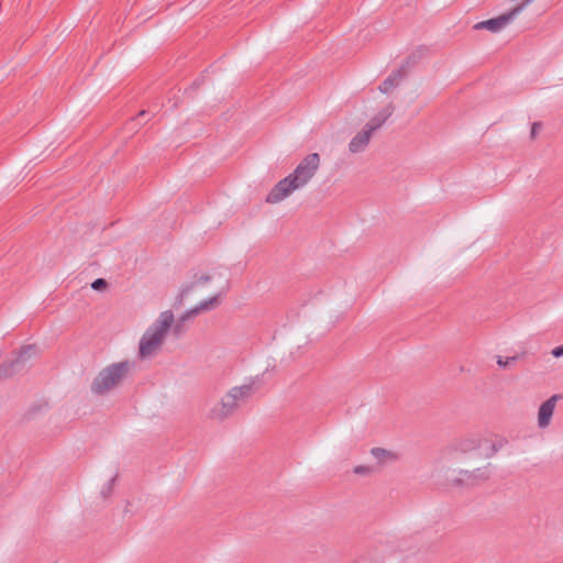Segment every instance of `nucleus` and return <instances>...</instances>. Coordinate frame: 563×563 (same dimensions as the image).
<instances>
[{"instance_id":"nucleus-1","label":"nucleus","mask_w":563,"mask_h":563,"mask_svg":"<svg viewBox=\"0 0 563 563\" xmlns=\"http://www.w3.org/2000/svg\"><path fill=\"white\" fill-rule=\"evenodd\" d=\"M260 377H250L244 384L231 387L218 401L207 410L206 417L214 422H223L233 417L238 410L257 391Z\"/></svg>"},{"instance_id":"nucleus-2","label":"nucleus","mask_w":563,"mask_h":563,"mask_svg":"<svg viewBox=\"0 0 563 563\" xmlns=\"http://www.w3.org/2000/svg\"><path fill=\"white\" fill-rule=\"evenodd\" d=\"M173 323L174 314L170 310L163 311L159 314L158 319L145 331L140 340L139 353L141 358H147L156 354Z\"/></svg>"},{"instance_id":"nucleus-3","label":"nucleus","mask_w":563,"mask_h":563,"mask_svg":"<svg viewBox=\"0 0 563 563\" xmlns=\"http://www.w3.org/2000/svg\"><path fill=\"white\" fill-rule=\"evenodd\" d=\"M131 367L132 364L129 361L108 365L93 378L90 386L91 393L101 396L118 387L128 377Z\"/></svg>"},{"instance_id":"nucleus-4","label":"nucleus","mask_w":563,"mask_h":563,"mask_svg":"<svg viewBox=\"0 0 563 563\" xmlns=\"http://www.w3.org/2000/svg\"><path fill=\"white\" fill-rule=\"evenodd\" d=\"M534 0H523L521 3L517 4L510 11L503 13L496 18L481 21L474 25L475 30H488L493 33H497L509 25L523 10L527 5L532 3Z\"/></svg>"},{"instance_id":"nucleus-5","label":"nucleus","mask_w":563,"mask_h":563,"mask_svg":"<svg viewBox=\"0 0 563 563\" xmlns=\"http://www.w3.org/2000/svg\"><path fill=\"white\" fill-rule=\"evenodd\" d=\"M319 166L320 155L318 153H311L302 158L289 176L300 188H302L313 178Z\"/></svg>"},{"instance_id":"nucleus-6","label":"nucleus","mask_w":563,"mask_h":563,"mask_svg":"<svg viewBox=\"0 0 563 563\" xmlns=\"http://www.w3.org/2000/svg\"><path fill=\"white\" fill-rule=\"evenodd\" d=\"M300 189V187L295 183V180L288 175L284 179L279 180L268 192L266 197V202L268 203H278L289 197L295 190Z\"/></svg>"},{"instance_id":"nucleus-7","label":"nucleus","mask_w":563,"mask_h":563,"mask_svg":"<svg viewBox=\"0 0 563 563\" xmlns=\"http://www.w3.org/2000/svg\"><path fill=\"white\" fill-rule=\"evenodd\" d=\"M489 466L490 464H487L486 466L476 468L475 471H461L460 474L462 477L455 479L454 483L457 485L465 484L473 486L485 482L490 476Z\"/></svg>"},{"instance_id":"nucleus-8","label":"nucleus","mask_w":563,"mask_h":563,"mask_svg":"<svg viewBox=\"0 0 563 563\" xmlns=\"http://www.w3.org/2000/svg\"><path fill=\"white\" fill-rule=\"evenodd\" d=\"M559 398L560 395H553L540 406L538 412V424L540 428H545L550 424Z\"/></svg>"},{"instance_id":"nucleus-9","label":"nucleus","mask_w":563,"mask_h":563,"mask_svg":"<svg viewBox=\"0 0 563 563\" xmlns=\"http://www.w3.org/2000/svg\"><path fill=\"white\" fill-rule=\"evenodd\" d=\"M372 135L373 133L364 126V129L350 141L349 151L353 154L364 152L371 141Z\"/></svg>"},{"instance_id":"nucleus-10","label":"nucleus","mask_w":563,"mask_h":563,"mask_svg":"<svg viewBox=\"0 0 563 563\" xmlns=\"http://www.w3.org/2000/svg\"><path fill=\"white\" fill-rule=\"evenodd\" d=\"M406 76V66L402 65L398 69L394 70L378 87L379 91L383 93H389L394 88H396L399 82Z\"/></svg>"},{"instance_id":"nucleus-11","label":"nucleus","mask_w":563,"mask_h":563,"mask_svg":"<svg viewBox=\"0 0 563 563\" xmlns=\"http://www.w3.org/2000/svg\"><path fill=\"white\" fill-rule=\"evenodd\" d=\"M394 106L391 103L383 108L376 115H374L365 125L367 130L374 133L387 121L388 118L394 113Z\"/></svg>"},{"instance_id":"nucleus-12","label":"nucleus","mask_w":563,"mask_h":563,"mask_svg":"<svg viewBox=\"0 0 563 563\" xmlns=\"http://www.w3.org/2000/svg\"><path fill=\"white\" fill-rule=\"evenodd\" d=\"M26 368L20 360L14 356L13 358L3 362L0 365V380L14 376L15 374L24 372Z\"/></svg>"},{"instance_id":"nucleus-13","label":"nucleus","mask_w":563,"mask_h":563,"mask_svg":"<svg viewBox=\"0 0 563 563\" xmlns=\"http://www.w3.org/2000/svg\"><path fill=\"white\" fill-rule=\"evenodd\" d=\"M219 298L220 295H216L207 300L201 301L199 305H197L195 308L188 310L183 314V319H188L190 317H195L201 311H209L218 307L219 305Z\"/></svg>"},{"instance_id":"nucleus-14","label":"nucleus","mask_w":563,"mask_h":563,"mask_svg":"<svg viewBox=\"0 0 563 563\" xmlns=\"http://www.w3.org/2000/svg\"><path fill=\"white\" fill-rule=\"evenodd\" d=\"M36 354V347L34 345L22 346L15 354L24 367H27V362Z\"/></svg>"},{"instance_id":"nucleus-15","label":"nucleus","mask_w":563,"mask_h":563,"mask_svg":"<svg viewBox=\"0 0 563 563\" xmlns=\"http://www.w3.org/2000/svg\"><path fill=\"white\" fill-rule=\"evenodd\" d=\"M479 446L476 439H464L457 443L456 449L463 453L476 450Z\"/></svg>"},{"instance_id":"nucleus-16","label":"nucleus","mask_w":563,"mask_h":563,"mask_svg":"<svg viewBox=\"0 0 563 563\" xmlns=\"http://www.w3.org/2000/svg\"><path fill=\"white\" fill-rule=\"evenodd\" d=\"M211 279V277L209 275H201L197 282H192L190 283L189 285H186L185 287L181 288L180 290V298H184L185 296H187L196 286L197 283H208L209 280Z\"/></svg>"},{"instance_id":"nucleus-17","label":"nucleus","mask_w":563,"mask_h":563,"mask_svg":"<svg viewBox=\"0 0 563 563\" xmlns=\"http://www.w3.org/2000/svg\"><path fill=\"white\" fill-rule=\"evenodd\" d=\"M371 453L379 462H383L384 459H386V457L393 459V460L396 459V455L394 453H391L383 448H373L371 450Z\"/></svg>"},{"instance_id":"nucleus-18","label":"nucleus","mask_w":563,"mask_h":563,"mask_svg":"<svg viewBox=\"0 0 563 563\" xmlns=\"http://www.w3.org/2000/svg\"><path fill=\"white\" fill-rule=\"evenodd\" d=\"M187 319H183V316L180 317V319L170 329L173 330V333L176 338H179L183 332H184V322L186 321Z\"/></svg>"},{"instance_id":"nucleus-19","label":"nucleus","mask_w":563,"mask_h":563,"mask_svg":"<svg viewBox=\"0 0 563 563\" xmlns=\"http://www.w3.org/2000/svg\"><path fill=\"white\" fill-rule=\"evenodd\" d=\"M519 360V356L518 355H515V356H510V357H501V356H498L497 358V364L501 367H507L514 363H516L517 361Z\"/></svg>"},{"instance_id":"nucleus-20","label":"nucleus","mask_w":563,"mask_h":563,"mask_svg":"<svg viewBox=\"0 0 563 563\" xmlns=\"http://www.w3.org/2000/svg\"><path fill=\"white\" fill-rule=\"evenodd\" d=\"M115 479L117 475L110 478V481L103 486L101 494L104 498L111 495Z\"/></svg>"},{"instance_id":"nucleus-21","label":"nucleus","mask_w":563,"mask_h":563,"mask_svg":"<svg viewBox=\"0 0 563 563\" xmlns=\"http://www.w3.org/2000/svg\"><path fill=\"white\" fill-rule=\"evenodd\" d=\"M374 470L367 465H357L354 467L353 472L356 475H369Z\"/></svg>"},{"instance_id":"nucleus-22","label":"nucleus","mask_w":563,"mask_h":563,"mask_svg":"<svg viewBox=\"0 0 563 563\" xmlns=\"http://www.w3.org/2000/svg\"><path fill=\"white\" fill-rule=\"evenodd\" d=\"M107 280L103 279V278H97L96 280L92 282L91 284V288L93 290H102L107 287Z\"/></svg>"},{"instance_id":"nucleus-23","label":"nucleus","mask_w":563,"mask_h":563,"mask_svg":"<svg viewBox=\"0 0 563 563\" xmlns=\"http://www.w3.org/2000/svg\"><path fill=\"white\" fill-rule=\"evenodd\" d=\"M542 128V124L540 122L532 123L531 126V137H536L540 129Z\"/></svg>"},{"instance_id":"nucleus-24","label":"nucleus","mask_w":563,"mask_h":563,"mask_svg":"<svg viewBox=\"0 0 563 563\" xmlns=\"http://www.w3.org/2000/svg\"><path fill=\"white\" fill-rule=\"evenodd\" d=\"M551 354L554 356V357H561L563 356V345H560V346H556L552 350Z\"/></svg>"},{"instance_id":"nucleus-25","label":"nucleus","mask_w":563,"mask_h":563,"mask_svg":"<svg viewBox=\"0 0 563 563\" xmlns=\"http://www.w3.org/2000/svg\"><path fill=\"white\" fill-rule=\"evenodd\" d=\"M145 114H146V111H144V110H143V111H141V112L139 113L137 118L144 117Z\"/></svg>"},{"instance_id":"nucleus-26","label":"nucleus","mask_w":563,"mask_h":563,"mask_svg":"<svg viewBox=\"0 0 563 563\" xmlns=\"http://www.w3.org/2000/svg\"><path fill=\"white\" fill-rule=\"evenodd\" d=\"M493 451H494V452H497V451H498V445H496L495 443L493 444Z\"/></svg>"}]
</instances>
